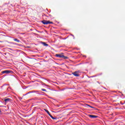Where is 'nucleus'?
Returning <instances> with one entry per match:
<instances>
[{
	"mask_svg": "<svg viewBox=\"0 0 125 125\" xmlns=\"http://www.w3.org/2000/svg\"><path fill=\"white\" fill-rule=\"evenodd\" d=\"M56 57L58 58H63V59H68V57H66L63 55V53L62 54H56Z\"/></svg>",
	"mask_w": 125,
	"mask_h": 125,
	"instance_id": "obj_1",
	"label": "nucleus"
},
{
	"mask_svg": "<svg viewBox=\"0 0 125 125\" xmlns=\"http://www.w3.org/2000/svg\"><path fill=\"white\" fill-rule=\"evenodd\" d=\"M42 24H43L44 25H47L48 24H53V22L50 21H49L43 20V21H42Z\"/></svg>",
	"mask_w": 125,
	"mask_h": 125,
	"instance_id": "obj_2",
	"label": "nucleus"
},
{
	"mask_svg": "<svg viewBox=\"0 0 125 125\" xmlns=\"http://www.w3.org/2000/svg\"><path fill=\"white\" fill-rule=\"evenodd\" d=\"M11 73H13L11 70H4L1 72L2 74H11Z\"/></svg>",
	"mask_w": 125,
	"mask_h": 125,
	"instance_id": "obj_3",
	"label": "nucleus"
},
{
	"mask_svg": "<svg viewBox=\"0 0 125 125\" xmlns=\"http://www.w3.org/2000/svg\"><path fill=\"white\" fill-rule=\"evenodd\" d=\"M88 116L89 118H91V119H97V118H98V116L96 115H88Z\"/></svg>",
	"mask_w": 125,
	"mask_h": 125,
	"instance_id": "obj_4",
	"label": "nucleus"
},
{
	"mask_svg": "<svg viewBox=\"0 0 125 125\" xmlns=\"http://www.w3.org/2000/svg\"><path fill=\"white\" fill-rule=\"evenodd\" d=\"M72 74L75 77H80V75L79 74V72L75 71L73 72Z\"/></svg>",
	"mask_w": 125,
	"mask_h": 125,
	"instance_id": "obj_5",
	"label": "nucleus"
},
{
	"mask_svg": "<svg viewBox=\"0 0 125 125\" xmlns=\"http://www.w3.org/2000/svg\"><path fill=\"white\" fill-rule=\"evenodd\" d=\"M4 101L5 102V103H7L8 102H10V101H11V99H9V98H7L4 100Z\"/></svg>",
	"mask_w": 125,
	"mask_h": 125,
	"instance_id": "obj_6",
	"label": "nucleus"
},
{
	"mask_svg": "<svg viewBox=\"0 0 125 125\" xmlns=\"http://www.w3.org/2000/svg\"><path fill=\"white\" fill-rule=\"evenodd\" d=\"M49 116L50 117V118H51V119H52L53 120H56V117H53V116H52V115H51V114H49Z\"/></svg>",
	"mask_w": 125,
	"mask_h": 125,
	"instance_id": "obj_7",
	"label": "nucleus"
},
{
	"mask_svg": "<svg viewBox=\"0 0 125 125\" xmlns=\"http://www.w3.org/2000/svg\"><path fill=\"white\" fill-rule=\"evenodd\" d=\"M42 44L44 46H48V44H46L45 42H42Z\"/></svg>",
	"mask_w": 125,
	"mask_h": 125,
	"instance_id": "obj_8",
	"label": "nucleus"
},
{
	"mask_svg": "<svg viewBox=\"0 0 125 125\" xmlns=\"http://www.w3.org/2000/svg\"><path fill=\"white\" fill-rule=\"evenodd\" d=\"M14 41L17 42H20V41L17 39H14Z\"/></svg>",
	"mask_w": 125,
	"mask_h": 125,
	"instance_id": "obj_9",
	"label": "nucleus"
},
{
	"mask_svg": "<svg viewBox=\"0 0 125 125\" xmlns=\"http://www.w3.org/2000/svg\"><path fill=\"white\" fill-rule=\"evenodd\" d=\"M44 111H45V112H46V113L48 114V115H50V113L49 112V111H48V110H46V109H44Z\"/></svg>",
	"mask_w": 125,
	"mask_h": 125,
	"instance_id": "obj_10",
	"label": "nucleus"
},
{
	"mask_svg": "<svg viewBox=\"0 0 125 125\" xmlns=\"http://www.w3.org/2000/svg\"><path fill=\"white\" fill-rule=\"evenodd\" d=\"M42 91H45L46 92V89H42Z\"/></svg>",
	"mask_w": 125,
	"mask_h": 125,
	"instance_id": "obj_11",
	"label": "nucleus"
},
{
	"mask_svg": "<svg viewBox=\"0 0 125 125\" xmlns=\"http://www.w3.org/2000/svg\"><path fill=\"white\" fill-rule=\"evenodd\" d=\"M13 44H16V43H14V42L12 43Z\"/></svg>",
	"mask_w": 125,
	"mask_h": 125,
	"instance_id": "obj_12",
	"label": "nucleus"
},
{
	"mask_svg": "<svg viewBox=\"0 0 125 125\" xmlns=\"http://www.w3.org/2000/svg\"><path fill=\"white\" fill-rule=\"evenodd\" d=\"M90 108H94V107H93V106H90Z\"/></svg>",
	"mask_w": 125,
	"mask_h": 125,
	"instance_id": "obj_13",
	"label": "nucleus"
},
{
	"mask_svg": "<svg viewBox=\"0 0 125 125\" xmlns=\"http://www.w3.org/2000/svg\"><path fill=\"white\" fill-rule=\"evenodd\" d=\"M87 105H88L89 107H90L91 106L88 105V104H87Z\"/></svg>",
	"mask_w": 125,
	"mask_h": 125,
	"instance_id": "obj_14",
	"label": "nucleus"
},
{
	"mask_svg": "<svg viewBox=\"0 0 125 125\" xmlns=\"http://www.w3.org/2000/svg\"><path fill=\"white\" fill-rule=\"evenodd\" d=\"M29 93H30V92H28L27 94H29Z\"/></svg>",
	"mask_w": 125,
	"mask_h": 125,
	"instance_id": "obj_15",
	"label": "nucleus"
},
{
	"mask_svg": "<svg viewBox=\"0 0 125 125\" xmlns=\"http://www.w3.org/2000/svg\"><path fill=\"white\" fill-rule=\"evenodd\" d=\"M0 112H1V111L0 110Z\"/></svg>",
	"mask_w": 125,
	"mask_h": 125,
	"instance_id": "obj_16",
	"label": "nucleus"
}]
</instances>
